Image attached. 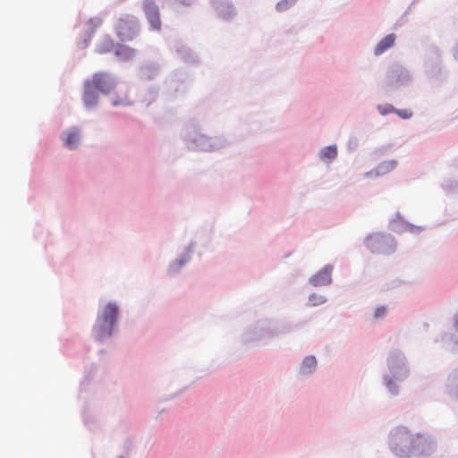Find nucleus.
I'll list each match as a JSON object with an SVG mask.
<instances>
[{
    "mask_svg": "<svg viewBox=\"0 0 458 458\" xmlns=\"http://www.w3.org/2000/svg\"><path fill=\"white\" fill-rule=\"evenodd\" d=\"M392 450L400 458L420 456L431 454L436 448L435 441L421 434H411L407 430H400L394 434Z\"/></svg>",
    "mask_w": 458,
    "mask_h": 458,
    "instance_id": "f257e3e1",
    "label": "nucleus"
},
{
    "mask_svg": "<svg viewBox=\"0 0 458 458\" xmlns=\"http://www.w3.org/2000/svg\"><path fill=\"white\" fill-rule=\"evenodd\" d=\"M118 308L114 303H108L103 310L100 322L96 327V336L103 340L112 335L113 327L117 320Z\"/></svg>",
    "mask_w": 458,
    "mask_h": 458,
    "instance_id": "f03ea898",
    "label": "nucleus"
},
{
    "mask_svg": "<svg viewBox=\"0 0 458 458\" xmlns=\"http://www.w3.org/2000/svg\"><path fill=\"white\" fill-rule=\"evenodd\" d=\"M115 30L120 40H132L138 33L137 22L133 18H121L117 21Z\"/></svg>",
    "mask_w": 458,
    "mask_h": 458,
    "instance_id": "7ed1b4c3",
    "label": "nucleus"
},
{
    "mask_svg": "<svg viewBox=\"0 0 458 458\" xmlns=\"http://www.w3.org/2000/svg\"><path fill=\"white\" fill-rule=\"evenodd\" d=\"M392 242V239L381 233H374L366 239V246L372 252H386V245Z\"/></svg>",
    "mask_w": 458,
    "mask_h": 458,
    "instance_id": "20e7f679",
    "label": "nucleus"
},
{
    "mask_svg": "<svg viewBox=\"0 0 458 458\" xmlns=\"http://www.w3.org/2000/svg\"><path fill=\"white\" fill-rule=\"evenodd\" d=\"M88 83L92 84V87L104 93H108L114 87L113 80L103 72L96 73Z\"/></svg>",
    "mask_w": 458,
    "mask_h": 458,
    "instance_id": "39448f33",
    "label": "nucleus"
},
{
    "mask_svg": "<svg viewBox=\"0 0 458 458\" xmlns=\"http://www.w3.org/2000/svg\"><path fill=\"white\" fill-rule=\"evenodd\" d=\"M144 12L145 14L150 23V26L154 30H160L161 21L159 17V10L157 4H155L152 1L147 0L144 3Z\"/></svg>",
    "mask_w": 458,
    "mask_h": 458,
    "instance_id": "423d86ee",
    "label": "nucleus"
},
{
    "mask_svg": "<svg viewBox=\"0 0 458 458\" xmlns=\"http://www.w3.org/2000/svg\"><path fill=\"white\" fill-rule=\"evenodd\" d=\"M333 267L331 266L325 267L320 272L311 278V283L315 286L326 285L331 282V274Z\"/></svg>",
    "mask_w": 458,
    "mask_h": 458,
    "instance_id": "0eeeda50",
    "label": "nucleus"
},
{
    "mask_svg": "<svg viewBox=\"0 0 458 458\" xmlns=\"http://www.w3.org/2000/svg\"><path fill=\"white\" fill-rule=\"evenodd\" d=\"M395 40V36L394 34H389L382 38L377 47H375L374 53L376 55H379L386 51L388 48L394 46Z\"/></svg>",
    "mask_w": 458,
    "mask_h": 458,
    "instance_id": "6e6552de",
    "label": "nucleus"
},
{
    "mask_svg": "<svg viewBox=\"0 0 458 458\" xmlns=\"http://www.w3.org/2000/svg\"><path fill=\"white\" fill-rule=\"evenodd\" d=\"M81 142L80 131L76 128L71 129L66 135L64 145L68 148H76Z\"/></svg>",
    "mask_w": 458,
    "mask_h": 458,
    "instance_id": "1a4fd4ad",
    "label": "nucleus"
},
{
    "mask_svg": "<svg viewBox=\"0 0 458 458\" xmlns=\"http://www.w3.org/2000/svg\"><path fill=\"white\" fill-rule=\"evenodd\" d=\"M96 89L92 87V84H85V91L83 96L84 103L87 106H93L97 104L98 97L96 94Z\"/></svg>",
    "mask_w": 458,
    "mask_h": 458,
    "instance_id": "9d476101",
    "label": "nucleus"
},
{
    "mask_svg": "<svg viewBox=\"0 0 458 458\" xmlns=\"http://www.w3.org/2000/svg\"><path fill=\"white\" fill-rule=\"evenodd\" d=\"M114 54L120 60L126 61L134 56L135 49L128 46L119 44L115 47Z\"/></svg>",
    "mask_w": 458,
    "mask_h": 458,
    "instance_id": "9b49d317",
    "label": "nucleus"
},
{
    "mask_svg": "<svg viewBox=\"0 0 458 458\" xmlns=\"http://www.w3.org/2000/svg\"><path fill=\"white\" fill-rule=\"evenodd\" d=\"M114 48V42L110 36H104L96 46V52L98 54H106L112 51Z\"/></svg>",
    "mask_w": 458,
    "mask_h": 458,
    "instance_id": "f8f14e48",
    "label": "nucleus"
},
{
    "mask_svg": "<svg viewBox=\"0 0 458 458\" xmlns=\"http://www.w3.org/2000/svg\"><path fill=\"white\" fill-rule=\"evenodd\" d=\"M102 19L99 17H94L89 19L85 23V30L86 32L91 36L101 25H102Z\"/></svg>",
    "mask_w": 458,
    "mask_h": 458,
    "instance_id": "ddd939ff",
    "label": "nucleus"
},
{
    "mask_svg": "<svg viewBox=\"0 0 458 458\" xmlns=\"http://www.w3.org/2000/svg\"><path fill=\"white\" fill-rule=\"evenodd\" d=\"M337 156V148L335 145L325 147L320 151V157L323 160H332Z\"/></svg>",
    "mask_w": 458,
    "mask_h": 458,
    "instance_id": "4468645a",
    "label": "nucleus"
},
{
    "mask_svg": "<svg viewBox=\"0 0 458 458\" xmlns=\"http://www.w3.org/2000/svg\"><path fill=\"white\" fill-rule=\"evenodd\" d=\"M317 365V360L314 356H308L302 361V369L305 372H310Z\"/></svg>",
    "mask_w": 458,
    "mask_h": 458,
    "instance_id": "2eb2a0df",
    "label": "nucleus"
},
{
    "mask_svg": "<svg viewBox=\"0 0 458 458\" xmlns=\"http://www.w3.org/2000/svg\"><path fill=\"white\" fill-rule=\"evenodd\" d=\"M309 300L312 306L320 305L326 301L324 296L316 293L311 294Z\"/></svg>",
    "mask_w": 458,
    "mask_h": 458,
    "instance_id": "dca6fc26",
    "label": "nucleus"
},
{
    "mask_svg": "<svg viewBox=\"0 0 458 458\" xmlns=\"http://www.w3.org/2000/svg\"><path fill=\"white\" fill-rule=\"evenodd\" d=\"M395 113L403 119L411 118L412 115V112L407 109L403 110H395Z\"/></svg>",
    "mask_w": 458,
    "mask_h": 458,
    "instance_id": "f3484780",
    "label": "nucleus"
},
{
    "mask_svg": "<svg viewBox=\"0 0 458 458\" xmlns=\"http://www.w3.org/2000/svg\"><path fill=\"white\" fill-rule=\"evenodd\" d=\"M386 313V309L383 306L381 307H377L375 310V318H382L383 316H385Z\"/></svg>",
    "mask_w": 458,
    "mask_h": 458,
    "instance_id": "a211bd4d",
    "label": "nucleus"
},
{
    "mask_svg": "<svg viewBox=\"0 0 458 458\" xmlns=\"http://www.w3.org/2000/svg\"><path fill=\"white\" fill-rule=\"evenodd\" d=\"M286 8H287V2L286 1L280 2L276 5V9L278 11H280V12L285 10Z\"/></svg>",
    "mask_w": 458,
    "mask_h": 458,
    "instance_id": "6ab92c4d",
    "label": "nucleus"
},
{
    "mask_svg": "<svg viewBox=\"0 0 458 458\" xmlns=\"http://www.w3.org/2000/svg\"><path fill=\"white\" fill-rule=\"evenodd\" d=\"M393 111H395V110H394V108L392 106H388L384 110L380 109V113L383 114H387L389 112H393Z\"/></svg>",
    "mask_w": 458,
    "mask_h": 458,
    "instance_id": "aec40b11",
    "label": "nucleus"
},
{
    "mask_svg": "<svg viewBox=\"0 0 458 458\" xmlns=\"http://www.w3.org/2000/svg\"><path fill=\"white\" fill-rule=\"evenodd\" d=\"M455 57L458 60V47L456 48V51H455Z\"/></svg>",
    "mask_w": 458,
    "mask_h": 458,
    "instance_id": "412c9836",
    "label": "nucleus"
},
{
    "mask_svg": "<svg viewBox=\"0 0 458 458\" xmlns=\"http://www.w3.org/2000/svg\"><path fill=\"white\" fill-rule=\"evenodd\" d=\"M389 165H391V167H394V162H390Z\"/></svg>",
    "mask_w": 458,
    "mask_h": 458,
    "instance_id": "4be33fe9",
    "label": "nucleus"
},
{
    "mask_svg": "<svg viewBox=\"0 0 458 458\" xmlns=\"http://www.w3.org/2000/svg\"><path fill=\"white\" fill-rule=\"evenodd\" d=\"M456 323L458 324V317H457V320H456Z\"/></svg>",
    "mask_w": 458,
    "mask_h": 458,
    "instance_id": "5701e85b",
    "label": "nucleus"
}]
</instances>
